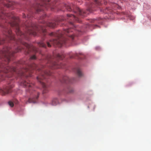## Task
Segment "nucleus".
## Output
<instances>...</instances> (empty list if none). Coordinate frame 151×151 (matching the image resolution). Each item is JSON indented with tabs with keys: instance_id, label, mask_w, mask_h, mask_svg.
Returning <instances> with one entry per match:
<instances>
[{
	"instance_id": "f257e3e1",
	"label": "nucleus",
	"mask_w": 151,
	"mask_h": 151,
	"mask_svg": "<svg viewBox=\"0 0 151 151\" xmlns=\"http://www.w3.org/2000/svg\"><path fill=\"white\" fill-rule=\"evenodd\" d=\"M21 48L17 46L13 48L6 47L0 51V58L3 62L0 64V76L1 80H4V76L9 78L16 75L19 76H25V73L28 71L27 68L18 70L13 67H9L7 64L10 61L11 57L14 53L20 51Z\"/></svg>"
},
{
	"instance_id": "f03ea898",
	"label": "nucleus",
	"mask_w": 151,
	"mask_h": 151,
	"mask_svg": "<svg viewBox=\"0 0 151 151\" xmlns=\"http://www.w3.org/2000/svg\"><path fill=\"white\" fill-rule=\"evenodd\" d=\"M65 19L63 16H61L54 21L46 23L43 25H37L36 24L31 23L25 24L26 32L29 35H32L35 36L37 35V32H42L44 34L46 32L45 26L52 28L57 26L59 22L64 21Z\"/></svg>"
},
{
	"instance_id": "7ed1b4c3",
	"label": "nucleus",
	"mask_w": 151,
	"mask_h": 151,
	"mask_svg": "<svg viewBox=\"0 0 151 151\" xmlns=\"http://www.w3.org/2000/svg\"><path fill=\"white\" fill-rule=\"evenodd\" d=\"M72 29L69 28L64 29L62 31H59L56 33L51 32L49 35L53 36L56 37L55 39L50 40L49 42H47V46L51 47L50 44L54 45H58L59 47H61L63 45L65 44L68 42L67 39L65 37L64 34L72 40H73L74 36L71 32H73Z\"/></svg>"
},
{
	"instance_id": "20e7f679",
	"label": "nucleus",
	"mask_w": 151,
	"mask_h": 151,
	"mask_svg": "<svg viewBox=\"0 0 151 151\" xmlns=\"http://www.w3.org/2000/svg\"><path fill=\"white\" fill-rule=\"evenodd\" d=\"M3 16L12 18V21L10 22L9 24L12 27L15 29V31L17 34L18 35H23L24 37L25 35L19 29V19L18 18L15 17L13 14L9 13H7L4 12L2 9L0 10V18L4 19Z\"/></svg>"
},
{
	"instance_id": "39448f33",
	"label": "nucleus",
	"mask_w": 151,
	"mask_h": 151,
	"mask_svg": "<svg viewBox=\"0 0 151 151\" xmlns=\"http://www.w3.org/2000/svg\"><path fill=\"white\" fill-rule=\"evenodd\" d=\"M5 38L3 39L0 38V45L4 43L5 42V40H13L17 44H18L19 43L23 44L29 50H30L31 48H32L35 51H37V50L36 48L34 47H31L30 45L26 42H22L20 39H19L18 40H17L15 39L14 35L12 33L11 30L6 28L5 29Z\"/></svg>"
},
{
	"instance_id": "423d86ee",
	"label": "nucleus",
	"mask_w": 151,
	"mask_h": 151,
	"mask_svg": "<svg viewBox=\"0 0 151 151\" xmlns=\"http://www.w3.org/2000/svg\"><path fill=\"white\" fill-rule=\"evenodd\" d=\"M65 57L64 54H57L54 55L53 56H49L47 57V59L48 63H49L50 66L53 67L54 68H63V64L58 63L55 60L58 59L62 60Z\"/></svg>"
},
{
	"instance_id": "0eeeda50",
	"label": "nucleus",
	"mask_w": 151,
	"mask_h": 151,
	"mask_svg": "<svg viewBox=\"0 0 151 151\" xmlns=\"http://www.w3.org/2000/svg\"><path fill=\"white\" fill-rule=\"evenodd\" d=\"M40 72V75L37 77V79L41 84L43 88V93H45L48 91L47 86L45 83L46 81V77L47 76H51L52 73L49 70H46L44 69H38Z\"/></svg>"
},
{
	"instance_id": "6e6552de",
	"label": "nucleus",
	"mask_w": 151,
	"mask_h": 151,
	"mask_svg": "<svg viewBox=\"0 0 151 151\" xmlns=\"http://www.w3.org/2000/svg\"><path fill=\"white\" fill-rule=\"evenodd\" d=\"M51 0H41L42 3L41 4H37L34 7L36 9L37 12L41 11L42 10V8L47 9V8H50L51 9H53L54 7H53L55 2L54 1L53 2L49 3Z\"/></svg>"
},
{
	"instance_id": "1a4fd4ad",
	"label": "nucleus",
	"mask_w": 151,
	"mask_h": 151,
	"mask_svg": "<svg viewBox=\"0 0 151 151\" xmlns=\"http://www.w3.org/2000/svg\"><path fill=\"white\" fill-rule=\"evenodd\" d=\"M65 7L66 9L68 11H71L72 10V8L74 12L77 13V14L83 17L85 16L86 15V13L83 10L80 9L78 7H76L74 5L68 3L67 4H64Z\"/></svg>"
},
{
	"instance_id": "9d476101",
	"label": "nucleus",
	"mask_w": 151,
	"mask_h": 151,
	"mask_svg": "<svg viewBox=\"0 0 151 151\" xmlns=\"http://www.w3.org/2000/svg\"><path fill=\"white\" fill-rule=\"evenodd\" d=\"M21 85L26 87V91L29 92V93H31L34 92V90H33L34 84L33 83L24 81L22 83Z\"/></svg>"
},
{
	"instance_id": "9b49d317",
	"label": "nucleus",
	"mask_w": 151,
	"mask_h": 151,
	"mask_svg": "<svg viewBox=\"0 0 151 151\" xmlns=\"http://www.w3.org/2000/svg\"><path fill=\"white\" fill-rule=\"evenodd\" d=\"M33 97L32 98H29L28 101L26 102L27 104L28 102L32 103H35L36 102V100L37 99L39 95V93L38 92L35 93Z\"/></svg>"
},
{
	"instance_id": "f8f14e48",
	"label": "nucleus",
	"mask_w": 151,
	"mask_h": 151,
	"mask_svg": "<svg viewBox=\"0 0 151 151\" xmlns=\"http://www.w3.org/2000/svg\"><path fill=\"white\" fill-rule=\"evenodd\" d=\"M12 87H6L4 88L3 89L0 88V93L2 95H5L11 92V88Z\"/></svg>"
},
{
	"instance_id": "ddd939ff",
	"label": "nucleus",
	"mask_w": 151,
	"mask_h": 151,
	"mask_svg": "<svg viewBox=\"0 0 151 151\" xmlns=\"http://www.w3.org/2000/svg\"><path fill=\"white\" fill-rule=\"evenodd\" d=\"M75 78H72V79L70 78L67 76H63L62 78V80L61 81L63 83H73V82L72 81H76Z\"/></svg>"
},
{
	"instance_id": "4468645a",
	"label": "nucleus",
	"mask_w": 151,
	"mask_h": 151,
	"mask_svg": "<svg viewBox=\"0 0 151 151\" xmlns=\"http://www.w3.org/2000/svg\"><path fill=\"white\" fill-rule=\"evenodd\" d=\"M67 17L68 18H71V19H72L77 22H79L78 18L76 17L75 15L68 14H67Z\"/></svg>"
},
{
	"instance_id": "2eb2a0df",
	"label": "nucleus",
	"mask_w": 151,
	"mask_h": 151,
	"mask_svg": "<svg viewBox=\"0 0 151 151\" xmlns=\"http://www.w3.org/2000/svg\"><path fill=\"white\" fill-rule=\"evenodd\" d=\"M58 104V101L57 98H55L52 100V105H56Z\"/></svg>"
},
{
	"instance_id": "dca6fc26",
	"label": "nucleus",
	"mask_w": 151,
	"mask_h": 151,
	"mask_svg": "<svg viewBox=\"0 0 151 151\" xmlns=\"http://www.w3.org/2000/svg\"><path fill=\"white\" fill-rule=\"evenodd\" d=\"M38 45L41 47H43L45 48L46 47V45L42 41L39 42L38 43Z\"/></svg>"
},
{
	"instance_id": "f3484780",
	"label": "nucleus",
	"mask_w": 151,
	"mask_h": 151,
	"mask_svg": "<svg viewBox=\"0 0 151 151\" xmlns=\"http://www.w3.org/2000/svg\"><path fill=\"white\" fill-rule=\"evenodd\" d=\"M76 73L77 74L79 77H81L82 76V73L79 69L77 68L76 69Z\"/></svg>"
},
{
	"instance_id": "a211bd4d",
	"label": "nucleus",
	"mask_w": 151,
	"mask_h": 151,
	"mask_svg": "<svg viewBox=\"0 0 151 151\" xmlns=\"http://www.w3.org/2000/svg\"><path fill=\"white\" fill-rule=\"evenodd\" d=\"M93 1L94 4H96L98 5H100L101 4V3L99 0H92Z\"/></svg>"
},
{
	"instance_id": "6ab92c4d",
	"label": "nucleus",
	"mask_w": 151,
	"mask_h": 151,
	"mask_svg": "<svg viewBox=\"0 0 151 151\" xmlns=\"http://www.w3.org/2000/svg\"><path fill=\"white\" fill-rule=\"evenodd\" d=\"M37 66L35 64H33L31 66V68L33 69H35L37 68Z\"/></svg>"
},
{
	"instance_id": "aec40b11",
	"label": "nucleus",
	"mask_w": 151,
	"mask_h": 151,
	"mask_svg": "<svg viewBox=\"0 0 151 151\" xmlns=\"http://www.w3.org/2000/svg\"><path fill=\"white\" fill-rule=\"evenodd\" d=\"M9 105L11 107H13L14 106V104L13 102L11 101H9L8 102Z\"/></svg>"
},
{
	"instance_id": "412c9836",
	"label": "nucleus",
	"mask_w": 151,
	"mask_h": 151,
	"mask_svg": "<svg viewBox=\"0 0 151 151\" xmlns=\"http://www.w3.org/2000/svg\"><path fill=\"white\" fill-rule=\"evenodd\" d=\"M13 5V4L11 2H9V3L8 4H5V5L7 7H9L12 6Z\"/></svg>"
},
{
	"instance_id": "4be33fe9",
	"label": "nucleus",
	"mask_w": 151,
	"mask_h": 151,
	"mask_svg": "<svg viewBox=\"0 0 151 151\" xmlns=\"http://www.w3.org/2000/svg\"><path fill=\"white\" fill-rule=\"evenodd\" d=\"M36 57L35 55H32L30 58V59L31 60H35L36 59Z\"/></svg>"
},
{
	"instance_id": "5701e85b",
	"label": "nucleus",
	"mask_w": 151,
	"mask_h": 151,
	"mask_svg": "<svg viewBox=\"0 0 151 151\" xmlns=\"http://www.w3.org/2000/svg\"><path fill=\"white\" fill-rule=\"evenodd\" d=\"M69 23H70V24L71 26H72V27H75V26L74 25V24L73 22H70Z\"/></svg>"
},
{
	"instance_id": "b1692460",
	"label": "nucleus",
	"mask_w": 151,
	"mask_h": 151,
	"mask_svg": "<svg viewBox=\"0 0 151 151\" xmlns=\"http://www.w3.org/2000/svg\"><path fill=\"white\" fill-rule=\"evenodd\" d=\"M87 11H89L90 12H92V10L90 8H88L87 9Z\"/></svg>"
},
{
	"instance_id": "393cba45",
	"label": "nucleus",
	"mask_w": 151,
	"mask_h": 151,
	"mask_svg": "<svg viewBox=\"0 0 151 151\" xmlns=\"http://www.w3.org/2000/svg\"><path fill=\"white\" fill-rule=\"evenodd\" d=\"M26 17V16L25 14H23V18H25Z\"/></svg>"
},
{
	"instance_id": "a878e982",
	"label": "nucleus",
	"mask_w": 151,
	"mask_h": 151,
	"mask_svg": "<svg viewBox=\"0 0 151 151\" xmlns=\"http://www.w3.org/2000/svg\"><path fill=\"white\" fill-rule=\"evenodd\" d=\"M31 17L30 16H29V15H27V17L28 18H29Z\"/></svg>"
},
{
	"instance_id": "bb28decb",
	"label": "nucleus",
	"mask_w": 151,
	"mask_h": 151,
	"mask_svg": "<svg viewBox=\"0 0 151 151\" xmlns=\"http://www.w3.org/2000/svg\"><path fill=\"white\" fill-rule=\"evenodd\" d=\"M45 14L44 16H43V17L42 18V19L44 18V17H45Z\"/></svg>"
}]
</instances>
